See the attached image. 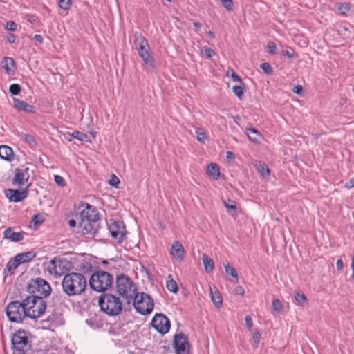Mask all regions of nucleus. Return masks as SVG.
Segmentation results:
<instances>
[{"label":"nucleus","mask_w":354,"mask_h":354,"mask_svg":"<svg viewBox=\"0 0 354 354\" xmlns=\"http://www.w3.org/2000/svg\"><path fill=\"white\" fill-rule=\"evenodd\" d=\"M86 286V277L79 272L65 274L62 281L63 292L68 297L80 295L85 291Z\"/></svg>","instance_id":"nucleus-1"},{"label":"nucleus","mask_w":354,"mask_h":354,"mask_svg":"<svg viewBox=\"0 0 354 354\" xmlns=\"http://www.w3.org/2000/svg\"><path fill=\"white\" fill-rule=\"evenodd\" d=\"M32 334L27 330L19 329L12 335L11 344L12 354L28 353L32 349Z\"/></svg>","instance_id":"nucleus-2"},{"label":"nucleus","mask_w":354,"mask_h":354,"mask_svg":"<svg viewBox=\"0 0 354 354\" xmlns=\"http://www.w3.org/2000/svg\"><path fill=\"white\" fill-rule=\"evenodd\" d=\"M98 305L100 310L109 316L118 315L122 309L120 299L110 293H103L99 297Z\"/></svg>","instance_id":"nucleus-3"},{"label":"nucleus","mask_w":354,"mask_h":354,"mask_svg":"<svg viewBox=\"0 0 354 354\" xmlns=\"http://www.w3.org/2000/svg\"><path fill=\"white\" fill-rule=\"evenodd\" d=\"M113 283V276L103 270L93 273L88 280L90 288L99 292H104L112 287Z\"/></svg>","instance_id":"nucleus-4"},{"label":"nucleus","mask_w":354,"mask_h":354,"mask_svg":"<svg viewBox=\"0 0 354 354\" xmlns=\"http://www.w3.org/2000/svg\"><path fill=\"white\" fill-rule=\"evenodd\" d=\"M117 292L130 303L134 294L137 292V287L133 281L124 274H119L115 279Z\"/></svg>","instance_id":"nucleus-5"},{"label":"nucleus","mask_w":354,"mask_h":354,"mask_svg":"<svg viewBox=\"0 0 354 354\" xmlns=\"http://www.w3.org/2000/svg\"><path fill=\"white\" fill-rule=\"evenodd\" d=\"M28 317L36 319L41 317L46 311V302L37 296H28L24 299Z\"/></svg>","instance_id":"nucleus-6"},{"label":"nucleus","mask_w":354,"mask_h":354,"mask_svg":"<svg viewBox=\"0 0 354 354\" xmlns=\"http://www.w3.org/2000/svg\"><path fill=\"white\" fill-rule=\"evenodd\" d=\"M133 306L136 310L140 315L150 314L154 307V301L152 297L145 292H136L132 297Z\"/></svg>","instance_id":"nucleus-7"},{"label":"nucleus","mask_w":354,"mask_h":354,"mask_svg":"<svg viewBox=\"0 0 354 354\" xmlns=\"http://www.w3.org/2000/svg\"><path fill=\"white\" fill-rule=\"evenodd\" d=\"M51 290L50 284L40 277L32 279L27 286V291L30 296H37L43 299L50 295Z\"/></svg>","instance_id":"nucleus-8"},{"label":"nucleus","mask_w":354,"mask_h":354,"mask_svg":"<svg viewBox=\"0 0 354 354\" xmlns=\"http://www.w3.org/2000/svg\"><path fill=\"white\" fill-rule=\"evenodd\" d=\"M26 311L24 300L11 301L6 308V315L11 322H21L25 317H28Z\"/></svg>","instance_id":"nucleus-9"},{"label":"nucleus","mask_w":354,"mask_h":354,"mask_svg":"<svg viewBox=\"0 0 354 354\" xmlns=\"http://www.w3.org/2000/svg\"><path fill=\"white\" fill-rule=\"evenodd\" d=\"M77 209L80 211V220L83 218L90 222L100 220V216L97 208L87 203L81 202Z\"/></svg>","instance_id":"nucleus-10"},{"label":"nucleus","mask_w":354,"mask_h":354,"mask_svg":"<svg viewBox=\"0 0 354 354\" xmlns=\"http://www.w3.org/2000/svg\"><path fill=\"white\" fill-rule=\"evenodd\" d=\"M173 348L176 354H189V343L188 338L184 333H180L174 335Z\"/></svg>","instance_id":"nucleus-11"},{"label":"nucleus","mask_w":354,"mask_h":354,"mask_svg":"<svg viewBox=\"0 0 354 354\" xmlns=\"http://www.w3.org/2000/svg\"><path fill=\"white\" fill-rule=\"evenodd\" d=\"M151 324L162 335L167 333L171 326L169 319L162 313H156L153 317Z\"/></svg>","instance_id":"nucleus-12"},{"label":"nucleus","mask_w":354,"mask_h":354,"mask_svg":"<svg viewBox=\"0 0 354 354\" xmlns=\"http://www.w3.org/2000/svg\"><path fill=\"white\" fill-rule=\"evenodd\" d=\"M109 232L113 238L118 241V243H120L123 241L126 230L124 225L120 221H113L108 225Z\"/></svg>","instance_id":"nucleus-13"},{"label":"nucleus","mask_w":354,"mask_h":354,"mask_svg":"<svg viewBox=\"0 0 354 354\" xmlns=\"http://www.w3.org/2000/svg\"><path fill=\"white\" fill-rule=\"evenodd\" d=\"M99 221H89L82 218L79 222V227L82 229L83 234H90L95 237L100 228Z\"/></svg>","instance_id":"nucleus-14"},{"label":"nucleus","mask_w":354,"mask_h":354,"mask_svg":"<svg viewBox=\"0 0 354 354\" xmlns=\"http://www.w3.org/2000/svg\"><path fill=\"white\" fill-rule=\"evenodd\" d=\"M28 194V189H24L22 190L7 189L5 190L6 197L12 202L18 203L24 200Z\"/></svg>","instance_id":"nucleus-15"},{"label":"nucleus","mask_w":354,"mask_h":354,"mask_svg":"<svg viewBox=\"0 0 354 354\" xmlns=\"http://www.w3.org/2000/svg\"><path fill=\"white\" fill-rule=\"evenodd\" d=\"M28 170V167L24 169L16 168L15 169V176L12 180V185L14 186H21L25 182H27L30 178Z\"/></svg>","instance_id":"nucleus-16"},{"label":"nucleus","mask_w":354,"mask_h":354,"mask_svg":"<svg viewBox=\"0 0 354 354\" xmlns=\"http://www.w3.org/2000/svg\"><path fill=\"white\" fill-rule=\"evenodd\" d=\"M138 55L142 59L145 65L153 70L156 69L155 59L151 53L150 46L148 44V48H138L137 49Z\"/></svg>","instance_id":"nucleus-17"},{"label":"nucleus","mask_w":354,"mask_h":354,"mask_svg":"<svg viewBox=\"0 0 354 354\" xmlns=\"http://www.w3.org/2000/svg\"><path fill=\"white\" fill-rule=\"evenodd\" d=\"M24 232H15L13 228L9 227L6 228L3 232V236L5 239H9L12 242H19L24 239Z\"/></svg>","instance_id":"nucleus-18"},{"label":"nucleus","mask_w":354,"mask_h":354,"mask_svg":"<svg viewBox=\"0 0 354 354\" xmlns=\"http://www.w3.org/2000/svg\"><path fill=\"white\" fill-rule=\"evenodd\" d=\"M13 106L18 111H24L26 113H35V107L18 98H13Z\"/></svg>","instance_id":"nucleus-19"},{"label":"nucleus","mask_w":354,"mask_h":354,"mask_svg":"<svg viewBox=\"0 0 354 354\" xmlns=\"http://www.w3.org/2000/svg\"><path fill=\"white\" fill-rule=\"evenodd\" d=\"M170 254L174 258L183 260L185 250L182 243L178 241H175L171 245Z\"/></svg>","instance_id":"nucleus-20"},{"label":"nucleus","mask_w":354,"mask_h":354,"mask_svg":"<svg viewBox=\"0 0 354 354\" xmlns=\"http://www.w3.org/2000/svg\"><path fill=\"white\" fill-rule=\"evenodd\" d=\"M0 158L7 161H12L14 159V153L12 149L8 145L0 146Z\"/></svg>","instance_id":"nucleus-21"},{"label":"nucleus","mask_w":354,"mask_h":354,"mask_svg":"<svg viewBox=\"0 0 354 354\" xmlns=\"http://www.w3.org/2000/svg\"><path fill=\"white\" fill-rule=\"evenodd\" d=\"M36 257V252L34 251H28L22 252L15 256L16 260L19 264L30 262Z\"/></svg>","instance_id":"nucleus-22"},{"label":"nucleus","mask_w":354,"mask_h":354,"mask_svg":"<svg viewBox=\"0 0 354 354\" xmlns=\"http://www.w3.org/2000/svg\"><path fill=\"white\" fill-rule=\"evenodd\" d=\"M210 295L212 302L216 308H220L223 304V297L215 286L209 287Z\"/></svg>","instance_id":"nucleus-23"},{"label":"nucleus","mask_w":354,"mask_h":354,"mask_svg":"<svg viewBox=\"0 0 354 354\" xmlns=\"http://www.w3.org/2000/svg\"><path fill=\"white\" fill-rule=\"evenodd\" d=\"M1 64L3 65V68L8 74L13 73L16 68L15 62L11 57H3Z\"/></svg>","instance_id":"nucleus-24"},{"label":"nucleus","mask_w":354,"mask_h":354,"mask_svg":"<svg viewBox=\"0 0 354 354\" xmlns=\"http://www.w3.org/2000/svg\"><path fill=\"white\" fill-rule=\"evenodd\" d=\"M133 37L134 44L136 47V49H138V48H148L149 43L147 40L140 33L136 32L133 35Z\"/></svg>","instance_id":"nucleus-25"},{"label":"nucleus","mask_w":354,"mask_h":354,"mask_svg":"<svg viewBox=\"0 0 354 354\" xmlns=\"http://www.w3.org/2000/svg\"><path fill=\"white\" fill-rule=\"evenodd\" d=\"M50 265L52 266L53 270L55 272V274L57 275H62V272L59 271V269H61L62 266L64 267L63 264L66 263V261L61 260L59 259H57L56 257H55L50 261Z\"/></svg>","instance_id":"nucleus-26"},{"label":"nucleus","mask_w":354,"mask_h":354,"mask_svg":"<svg viewBox=\"0 0 354 354\" xmlns=\"http://www.w3.org/2000/svg\"><path fill=\"white\" fill-rule=\"evenodd\" d=\"M202 261L205 270L207 272H212L214 268V263L213 260L207 254H203Z\"/></svg>","instance_id":"nucleus-27"},{"label":"nucleus","mask_w":354,"mask_h":354,"mask_svg":"<svg viewBox=\"0 0 354 354\" xmlns=\"http://www.w3.org/2000/svg\"><path fill=\"white\" fill-rule=\"evenodd\" d=\"M207 174L212 176L214 179H218L220 176V169L217 164L216 163H210L207 165Z\"/></svg>","instance_id":"nucleus-28"},{"label":"nucleus","mask_w":354,"mask_h":354,"mask_svg":"<svg viewBox=\"0 0 354 354\" xmlns=\"http://www.w3.org/2000/svg\"><path fill=\"white\" fill-rule=\"evenodd\" d=\"M86 323L93 329L101 328L103 326V323L97 316L86 319Z\"/></svg>","instance_id":"nucleus-29"},{"label":"nucleus","mask_w":354,"mask_h":354,"mask_svg":"<svg viewBox=\"0 0 354 354\" xmlns=\"http://www.w3.org/2000/svg\"><path fill=\"white\" fill-rule=\"evenodd\" d=\"M166 287L169 291L173 293H176L178 291V286L172 279L171 275H169L167 278Z\"/></svg>","instance_id":"nucleus-30"},{"label":"nucleus","mask_w":354,"mask_h":354,"mask_svg":"<svg viewBox=\"0 0 354 354\" xmlns=\"http://www.w3.org/2000/svg\"><path fill=\"white\" fill-rule=\"evenodd\" d=\"M20 264L16 260L14 257L11 259L6 265V268L4 270V272H8L10 274H12L14 273V270L19 266Z\"/></svg>","instance_id":"nucleus-31"},{"label":"nucleus","mask_w":354,"mask_h":354,"mask_svg":"<svg viewBox=\"0 0 354 354\" xmlns=\"http://www.w3.org/2000/svg\"><path fill=\"white\" fill-rule=\"evenodd\" d=\"M246 131L248 133V137L249 140L253 142H257V137L260 136V133H259L258 130L253 127L247 128Z\"/></svg>","instance_id":"nucleus-32"},{"label":"nucleus","mask_w":354,"mask_h":354,"mask_svg":"<svg viewBox=\"0 0 354 354\" xmlns=\"http://www.w3.org/2000/svg\"><path fill=\"white\" fill-rule=\"evenodd\" d=\"M71 136L80 141L91 142V140L88 138L86 133L80 132L79 131H74Z\"/></svg>","instance_id":"nucleus-33"},{"label":"nucleus","mask_w":354,"mask_h":354,"mask_svg":"<svg viewBox=\"0 0 354 354\" xmlns=\"http://www.w3.org/2000/svg\"><path fill=\"white\" fill-rule=\"evenodd\" d=\"M244 84H239V85H235L232 86V91L234 94L241 99L242 96L243 95L244 93Z\"/></svg>","instance_id":"nucleus-34"},{"label":"nucleus","mask_w":354,"mask_h":354,"mask_svg":"<svg viewBox=\"0 0 354 354\" xmlns=\"http://www.w3.org/2000/svg\"><path fill=\"white\" fill-rule=\"evenodd\" d=\"M225 270L226 273L230 274L232 277L236 279V283H237L239 277L236 270L234 268L230 266V263H227L225 266Z\"/></svg>","instance_id":"nucleus-35"},{"label":"nucleus","mask_w":354,"mask_h":354,"mask_svg":"<svg viewBox=\"0 0 354 354\" xmlns=\"http://www.w3.org/2000/svg\"><path fill=\"white\" fill-rule=\"evenodd\" d=\"M257 169L258 171L263 176H269L270 171L268 168V166L266 163H261L260 162L257 165Z\"/></svg>","instance_id":"nucleus-36"},{"label":"nucleus","mask_w":354,"mask_h":354,"mask_svg":"<svg viewBox=\"0 0 354 354\" xmlns=\"http://www.w3.org/2000/svg\"><path fill=\"white\" fill-rule=\"evenodd\" d=\"M272 309L278 313H281L283 310V305L279 299H274L272 302Z\"/></svg>","instance_id":"nucleus-37"},{"label":"nucleus","mask_w":354,"mask_h":354,"mask_svg":"<svg viewBox=\"0 0 354 354\" xmlns=\"http://www.w3.org/2000/svg\"><path fill=\"white\" fill-rule=\"evenodd\" d=\"M295 299L297 303L301 306H302L307 301L306 297L301 292H296V294L295 295Z\"/></svg>","instance_id":"nucleus-38"},{"label":"nucleus","mask_w":354,"mask_h":354,"mask_svg":"<svg viewBox=\"0 0 354 354\" xmlns=\"http://www.w3.org/2000/svg\"><path fill=\"white\" fill-rule=\"evenodd\" d=\"M21 91V86L18 84H12L9 86V92L12 95H19Z\"/></svg>","instance_id":"nucleus-39"},{"label":"nucleus","mask_w":354,"mask_h":354,"mask_svg":"<svg viewBox=\"0 0 354 354\" xmlns=\"http://www.w3.org/2000/svg\"><path fill=\"white\" fill-rule=\"evenodd\" d=\"M260 68L267 75H272L273 73L272 67L268 62H263L260 64Z\"/></svg>","instance_id":"nucleus-40"},{"label":"nucleus","mask_w":354,"mask_h":354,"mask_svg":"<svg viewBox=\"0 0 354 354\" xmlns=\"http://www.w3.org/2000/svg\"><path fill=\"white\" fill-rule=\"evenodd\" d=\"M230 74L231 78L234 82H239V84H243V80L241 79V77L235 73V71L233 69H229L227 72V75H229Z\"/></svg>","instance_id":"nucleus-41"},{"label":"nucleus","mask_w":354,"mask_h":354,"mask_svg":"<svg viewBox=\"0 0 354 354\" xmlns=\"http://www.w3.org/2000/svg\"><path fill=\"white\" fill-rule=\"evenodd\" d=\"M80 270L84 274H89L92 271V266L89 262H84L81 264Z\"/></svg>","instance_id":"nucleus-42"},{"label":"nucleus","mask_w":354,"mask_h":354,"mask_svg":"<svg viewBox=\"0 0 354 354\" xmlns=\"http://www.w3.org/2000/svg\"><path fill=\"white\" fill-rule=\"evenodd\" d=\"M224 205L227 209L228 212L230 210L236 212V203L233 200H228L227 201H224Z\"/></svg>","instance_id":"nucleus-43"},{"label":"nucleus","mask_w":354,"mask_h":354,"mask_svg":"<svg viewBox=\"0 0 354 354\" xmlns=\"http://www.w3.org/2000/svg\"><path fill=\"white\" fill-rule=\"evenodd\" d=\"M22 137L24 138V140L28 143L30 146L33 147L37 145V142L35 139V138L30 135V134H23Z\"/></svg>","instance_id":"nucleus-44"},{"label":"nucleus","mask_w":354,"mask_h":354,"mask_svg":"<svg viewBox=\"0 0 354 354\" xmlns=\"http://www.w3.org/2000/svg\"><path fill=\"white\" fill-rule=\"evenodd\" d=\"M197 140L200 142H203L206 139V133L201 128H198L196 130Z\"/></svg>","instance_id":"nucleus-45"},{"label":"nucleus","mask_w":354,"mask_h":354,"mask_svg":"<svg viewBox=\"0 0 354 354\" xmlns=\"http://www.w3.org/2000/svg\"><path fill=\"white\" fill-rule=\"evenodd\" d=\"M44 221V219L40 214H35L32 218V222L34 223L35 227H39Z\"/></svg>","instance_id":"nucleus-46"},{"label":"nucleus","mask_w":354,"mask_h":354,"mask_svg":"<svg viewBox=\"0 0 354 354\" xmlns=\"http://www.w3.org/2000/svg\"><path fill=\"white\" fill-rule=\"evenodd\" d=\"M71 3V0H59V6L65 10L70 8Z\"/></svg>","instance_id":"nucleus-47"},{"label":"nucleus","mask_w":354,"mask_h":354,"mask_svg":"<svg viewBox=\"0 0 354 354\" xmlns=\"http://www.w3.org/2000/svg\"><path fill=\"white\" fill-rule=\"evenodd\" d=\"M223 6L226 10L230 12L233 10V1L232 0H221Z\"/></svg>","instance_id":"nucleus-48"},{"label":"nucleus","mask_w":354,"mask_h":354,"mask_svg":"<svg viewBox=\"0 0 354 354\" xmlns=\"http://www.w3.org/2000/svg\"><path fill=\"white\" fill-rule=\"evenodd\" d=\"M338 10L341 14L345 15L350 10V6L347 3H341L338 6Z\"/></svg>","instance_id":"nucleus-49"},{"label":"nucleus","mask_w":354,"mask_h":354,"mask_svg":"<svg viewBox=\"0 0 354 354\" xmlns=\"http://www.w3.org/2000/svg\"><path fill=\"white\" fill-rule=\"evenodd\" d=\"M54 180L60 187H64L66 185L64 178L59 175H55Z\"/></svg>","instance_id":"nucleus-50"},{"label":"nucleus","mask_w":354,"mask_h":354,"mask_svg":"<svg viewBox=\"0 0 354 354\" xmlns=\"http://www.w3.org/2000/svg\"><path fill=\"white\" fill-rule=\"evenodd\" d=\"M17 27V25L15 21H9L6 22V28L9 31L16 30Z\"/></svg>","instance_id":"nucleus-51"},{"label":"nucleus","mask_w":354,"mask_h":354,"mask_svg":"<svg viewBox=\"0 0 354 354\" xmlns=\"http://www.w3.org/2000/svg\"><path fill=\"white\" fill-rule=\"evenodd\" d=\"M261 339V334L258 330H255L252 334V339L256 345L258 346Z\"/></svg>","instance_id":"nucleus-52"},{"label":"nucleus","mask_w":354,"mask_h":354,"mask_svg":"<svg viewBox=\"0 0 354 354\" xmlns=\"http://www.w3.org/2000/svg\"><path fill=\"white\" fill-rule=\"evenodd\" d=\"M268 49L270 54L274 55L276 53V45L272 41L268 43Z\"/></svg>","instance_id":"nucleus-53"},{"label":"nucleus","mask_w":354,"mask_h":354,"mask_svg":"<svg viewBox=\"0 0 354 354\" xmlns=\"http://www.w3.org/2000/svg\"><path fill=\"white\" fill-rule=\"evenodd\" d=\"M281 55L283 56L287 57L288 58H293L295 56V53L292 49L290 48V50H286L282 51Z\"/></svg>","instance_id":"nucleus-54"},{"label":"nucleus","mask_w":354,"mask_h":354,"mask_svg":"<svg viewBox=\"0 0 354 354\" xmlns=\"http://www.w3.org/2000/svg\"><path fill=\"white\" fill-rule=\"evenodd\" d=\"M109 184L115 187H117L118 184L120 183L119 178L113 174L112 178L109 180Z\"/></svg>","instance_id":"nucleus-55"},{"label":"nucleus","mask_w":354,"mask_h":354,"mask_svg":"<svg viewBox=\"0 0 354 354\" xmlns=\"http://www.w3.org/2000/svg\"><path fill=\"white\" fill-rule=\"evenodd\" d=\"M245 324L248 328H251L253 324L252 319L250 315H246L245 317Z\"/></svg>","instance_id":"nucleus-56"},{"label":"nucleus","mask_w":354,"mask_h":354,"mask_svg":"<svg viewBox=\"0 0 354 354\" xmlns=\"http://www.w3.org/2000/svg\"><path fill=\"white\" fill-rule=\"evenodd\" d=\"M205 55L208 57V58H210L212 57V56L214 55L215 53L214 51L212 49V48H206L205 50Z\"/></svg>","instance_id":"nucleus-57"},{"label":"nucleus","mask_w":354,"mask_h":354,"mask_svg":"<svg viewBox=\"0 0 354 354\" xmlns=\"http://www.w3.org/2000/svg\"><path fill=\"white\" fill-rule=\"evenodd\" d=\"M292 91L295 93L301 95L303 91V88L301 85H297L293 88Z\"/></svg>","instance_id":"nucleus-58"},{"label":"nucleus","mask_w":354,"mask_h":354,"mask_svg":"<svg viewBox=\"0 0 354 354\" xmlns=\"http://www.w3.org/2000/svg\"><path fill=\"white\" fill-rule=\"evenodd\" d=\"M345 187L348 189L354 187V178L350 179L348 182L345 183Z\"/></svg>","instance_id":"nucleus-59"},{"label":"nucleus","mask_w":354,"mask_h":354,"mask_svg":"<svg viewBox=\"0 0 354 354\" xmlns=\"http://www.w3.org/2000/svg\"><path fill=\"white\" fill-rule=\"evenodd\" d=\"M336 267L339 271H341L344 268V263L342 259H337L336 262Z\"/></svg>","instance_id":"nucleus-60"},{"label":"nucleus","mask_w":354,"mask_h":354,"mask_svg":"<svg viewBox=\"0 0 354 354\" xmlns=\"http://www.w3.org/2000/svg\"><path fill=\"white\" fill-rule=\"evenodd\" d=\"M16 39V37L14 34L10 33L7 37V40L10 43H14Z\"/></svg>","instance_id":"nucleus-61"},{"label":"nucleus","mask_w":354,"mask_h":354,"mask_svg":"<svg viewBox=\"0 0 354 354\" xmlns=\"http://www.w3.org/2000/svg\"><path fill=\"white\" fill-rule=\"evenodd\" d=\"M34 39L39 44H42L44 41L42 36L40 35H35Z\"/></svg>","instance_id":"nucleus-62"},{"label":"nucleus","mask_w":354,"mask_h":354,"mask_svg":"<svg viewBox=\"0 0 354 354\" xmlns=\"http://www.w3.org/2000/svg\"><path fill=\"white\" fill-rule=\"evenodd\" d=\"M226 158L227 159H234L235 158V155L232 151H227V153H226Z\"/></svg>","instance_id":"nucleus-63"},{"label":"nucleus","mask_w":354,"mask_h":354,"mask_svg":"<svg viewBox=\"0 0 354 354\" xmlns=\"http://www.w3.org/2000/svg\"><path fill=\"white\" fill-rule=\"evenodd\" d=\"M236 292L237 295H243L244 294V290L242 287L239 286L236 289Z\"/></svg>","instance_id":"nucleus-64"}]
</instances>
